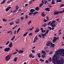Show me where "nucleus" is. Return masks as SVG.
<instances>
[{"label":"nucleus","instance_id":"1","mask_svg":"<svg viewBox=\"0 0 64 64\" xmlns=\"http://www.w3.org/2000/svg\"><path fill=\"white\" fill-rule=\"evenodd\" d=\"M52 60L53 62H54V64H63V61L62 62V63H60V62H62V60L60 62V61H58L57 59L54 58H52Z\"/></svg>","mask_w":64,"mask_h":64},{"label":"nucleus","instance_id":"2","mask_svg":"<svg viewBox=\"0 0 64 64\" xmlns=\"http://www.w3.org/2000/svg\"><path fill=\"white\" fill-rule=\"evenodd\" d=\"M49 31V30L47 29L46 30V32L44 33V34L41 33L40 34V35L42 36L43 38H45L44 36H46V34H47Z\"/></svg>","mask_w":64,"mask_h":64},{"label":"nucleus","instance_id":"3","mask_svg":"<svg viewBox=\"0 0 64 64\" xmlns=\"http://www.w3.org/2000/svg\"><path fill=\"white\" fill-rule=\"evenodd\" d=\"M11 56L10 55H7L5 57V59L6 61H8L10 60L11 58Z\"/></svg>","mask_w":64,"mask_h":64},{"label":"nucleus","instance_id":"4","mask_svg":"<svg viewBox=\"0 0 64 64\" xmlns=\"http://www.w3.org/2000/svg\"><path fill=\"white\" fill-rule=\"evenodd\" d=\"M38 40V37L37 36H36V37L34 38L33 43H35L36 42H37Z\"/></svg>","mask_w":64,"mask_h":64},{"label":"nucleus","instance_id":"5","mask_svg":"<svg viewBox=\"0 0 64 64\" xmlns=\"http://www.w3.org/2000/svg\"><path fill=\"white\" fill-rule=\"evenodd\" d=\"M61 52L60 53V54H64V50L63 49V48H62V49L58 50V52Z\"/></svg>","mask_w":64,"mask_h":64},{"label":"nucleus","instance_id":"6","mask_svg":"<svg viewBox=\"0 0 64 64\" xmlns=\"http://www.w3.org/2000/svg\"><path fill=\"white\" fill-rule=\"evenodd\" d=\"M57 38L56 37H55V36L54 37V38L52 40V41H53L52 42L53 43H54L55 42H56V41H57Z\"/></svg>","mask_w":64,"mask_h":64},{"label":"nucleus","instance_id":"7","mask_svg":"<svg viewBox=\"0 0 64 64\" xmlns=\"http://www.w3.org/2000/svg\"><path fill=\"white\" fill-rule=\"evenodd\" d=\"M51 42L50 40H48V42H47V44H46V46H50V44L51 45Z\"/></svg>","mask_w":64,"mask_h":64},{"label":"nucleus","instance_id":"8","mask_svg":"<svg viewBox=\"0 0 64 64\" xmlns=\"http://www.w3.org/2000/svg\"><path fill=\"white\" fill-rule=\"evenodd\" d=\"M10 49V48H6L4 49V50L5 52H8L9 51Z\"/></svg>","mask_w":64,"mask_h":64},{"label":"nucleus","instance_id":"9","mask_svg":"<svg viewBox=\"0 0 64 64\" xmlns=\"http://www.w3.org/2000/svg\"><path fill=\"white\" fill-rule=\"evenodd\" d=\"M29 57L30 58H35V56H34L33 54H29Z\"/></svg>","mask_w":64,"mask_h":64},{"label":"nucleus","instance_id":"10","mask_svg":"<svg viewBox=\"0 0 64 64\" xmlns=\"http://www.w3.org/2000/svg\"><path fill=\"white\" fill-rule=\"evenodd\" d=\"M40 30H41L42 32V33H44L46 32V30H44L43 28H40Z\"/></svg>","mask_w":64,"mask_h":64},{"label":"nucleus","instance_id":"11","mask_svg":"<svg viewBox=\"0 0 64 64\" xmlns=\"http://www.w3.org/2000/svg\"><path fill=\"white\" fill-rule=\"evenodd\" d=\"M40 31V29L38 28H37L36 30H35V32L36 33H37L39 32Z\"/></svg>","mask_w":64,"mask_h":64},{"label":"nucleus","instance_id":"12","mask_svg":"<svg viewBox=\"0 0 64 64\" xmlns=\"http://www.w3.org/2000/svg\"><path fill=\"white\" fill-rule=\"evenodd\" d=\"M50 9V8L47 7V8H45V10L46 11H48V12H49L50 10L49 9Z\"/></svg>","mask_w":64,"mask_h":64},{"label":"nucleus","instance_id":"13","mask_svg":"<svg viewBox=\"0 0 64 64\" xmlns=\"http://www.w3.org/2000/svg\"><path fill=\"white\" fill-rule=\"evenodd\" d=\"M54 15H58L59 14L58 12L57 11H55L54 12Z\"/></svg>","mask_w":64,"mask_h":64},{"label":"nucleus","instance_id":"14","mask_svg":"<svg viewBox=\"0 0 64 64\" xmlns=\"http://www.w3.org/2000/svg\"><path fill=\"white\" fill-rule=\"evenodd\" d=\"M13 44H12V42H10V44H9L8 46L10 48H12V46Z\"/></svg>","mask_w":64,"mask_h":64},{"label":"nucleus","instance_id":"15","mask_svg":"<svg viewBox=\"0 0 64 64\" xmlns=\"http://www.w3.org/2000/svg\"><path fill=\"white\" fill-rule=\"evenodd\" d=\"M42 16L43 17H45L46 15L44 14V12H42L41 14Z\"/></svg>","mask_w":64,"mask_h":64},{"label":"nucleus","instance_id":"16","mask_svg":"<svg viewBox=\"0 0 64 64\" xmlns=\"http://www.w3.org/2000/svg\"><path fill=\"white\" fill-rule=\"evenodd\" d=\"M11 8V7L10 6L8 7L7 8H6V11H8Z\"/></svg>","mask_w":64,"mask_h":64},{"label":"nucleus","instance_id":"17","mask_svg":"<svg viewBox=\"0 0 64 64\" xmlns=\"http://www.w3.org/2000/svg\"><path fill=\"white\" fill-rule=\"evenodd\" d=\"M35 12V10L34 9H31L30 10V12L33 13L34 12Z\"/></svg>","mask_w":64,"mask_h":64},{"label":"nucleus","instance_id":"18","mask_svg":"<svg viewBox=\"0 0 64 64\" xmlns=\"http://www.w3.org/2000/svg\"><path fill=\"white\" fill-rule=\"evenodd\" d=\"M64 12V8H63V10L62 11H59L58 12V14H62V13Z\"/></svg>","mask_w":64,"mask_h":64},{"label":"nucleus","instance_id":"19","mask_svg":"<svg viewBox=\"0 0 64 64\" xmlns=\"http://www.w3.org/2000/svg\"><path fill=\"white\" fill-rule=\"evenodd\" d=\"M24 52V50H20L18 51V52L19 53L21 54L23 53Z\"/></svg>","mask_w":64,"mask_h":64},{"label":"nucleus","instance_id":"20","mask_svg":"<svg viewBox=\"0 0 64 64\" xmlns=\"http://www.w3.org/2000/svg\"><path fill=\"white\" fill-rule=\"evenodd\" d=\"M39 9L40 8L38 6L36 7L35 8V10L36 11H38Z\"/></svg>","mask_w":64,"mask_h":64},{"label":"nucleus","instance_id":"21","mask_svg":"<svg viewBox=\"0 0 64 64\" xmlns=\"http://www.w3.org/2000/svg\"><path fill=\"white\" fill-rule=\"evenodd\" d=\"M37 55H38V56L39 58H41V56L40 55L41 54L40 53H38V54H36Z\"/></svg>","mask_w":64,"mask_h":64},{"label":"nucleus","instance_id":"22","mask_svg":"<svg viewBox=\"0 0 64 64\" xmlns=\"http://www.w3.org/2000/svg\"><path fill=\"white\" fill-rule=\"evenodd\" d=\"M46 26H47V24H44L42 25V27H45Z\"/></svg>","mask_w":64,"mask_h":64},{"label":"nucleus","instance_id":"23","mask_svg":"<svg viewBox=\"0 0 64 64\" xmlns=\"http://www.w3.org/2000/svg\"><path fill=\"white\" fill-rule=\"evenodd\" d=\"M50 45L52 46V47H54L55 46V44H52V42H51Z\"/></svg>","mask_w":64,"mask_h":64},{"label":"nucleus","instance_id":"24","mask_svg":"<svg viewBox=\"0 0 64 64\" xmlns=\"http://www.w3.org/2000/svg\"><path fill=\"white\" fill-rule=\"evenodd\" d=\"M6 0H4L3 1V2H1L0 3V4H4V3L5 2H6Z\"/></svg>","mask_w":64,"mask_h":64},{"label":"nucleus","instance_id":"25","mask_svg":"<svg viewBox=\"0 0 64 64\" xmlns=\"http://www.w3.org/2000/svg\"><path fill=\"white\" fill-rule=\"evenodd\" d=\"M41 56L42 58H44L46 57L45 54H42V55Z\"/></svg>","mask_w":64,"mask_h":64},{"label":"nucleus","instance_id":"26","mask_svg":"<svg viewBox=\"0 0 64 64\" xmlns=\"http://www.w3.org/2000/svg\"><path fill=\"white\" fill-rule=\"evenodd\" d=\"M52 5H54L55 4V2H54V0H52Z\"/></svg>","mask_w":64,"mask_h":64},{"label":"nucleus","instance_id":"27","mask_svg":"<svg viewBox=\"0 0 64 64\" xmlns=\"http://www.w3.org/2000/svg\"><path fill=\"white\" fill-rule=\"evenodd\" d=\"M34 29V27H32V28H29V29L30 31H31L32 30H33Z\"/></svg>","mask_w":64,"mask_h":64},{"label":"nucleus","instance_id":"28","mask_svg":"<svg viewBox=\"0 0 64 64\" xmlns=\"http://www.w3.org/2000/svg\"><path fill=\"white\" fill-rule=\"evenodd\" d=\"M57 2H62V0H56Z\"/></svg>","mask_w":64,"mask_h":64},{"label":"nucleus","instance_id":"29","mask_svg":"<svg viewBox=\"0 0 64 64\" xmlns=\"http://www.w3.org/2000/svg\"><path fill=\"white\" fill-rule=\"evenodd\" d=\"M44 4L42 3H41L40 4L39 7H41L42 6H43Z\"/></svg>","mask_w":64,"mask_h":64},{"label":"nucleus","instance_id":"30","mask_svg":"<svg viewBox=\"0 0 64 64\" xmlns=\"http://www.w3.org/2000/svg\"><path fill=\"white\" fill-rule=\"evenodd\" d=\"M38 12H34V16H35L36 14H38Z\"/></svg>","mask_w":64,"mask_h":64},{"label":"nucleus","instance_id":"31","mask_svg":"<svg viewBox=\"0 0 64 64\" xmlns=\"http://www.w3.org/2000/svg\"><path fill=\"white\" fill-rule=\"evenodd\" d=\"M20 23V20H17V22H16V24H19V23Z\"/></svg>","mask_w":64,"mask_h":64},{"label":"nucleus","instance_id":"32","mask_svg":"<svg viewBox=\"0 0 64 64\" xmlns=\"http://www.w3.org/2000/svg\"><path fill=\"white\" fill-rule=\"evenodd\" d=\"M2 20L4 22H6L7 20L5 19L4 18Z\"/></svg>","mask_w":64,"mask_h":64},{"label":"nucleus","instance_id":"33","mask_svg":"<svg viewBox=\"0 0 64 64\" xmlns=\"http://www.w3.org/2000/svg\"><path fill=\"white\" fill-rule=\"evenodd\" d=\"M17 59H18V58L17 57H16L14 58V62H16L17 61Z\"/></svg>","mask_w":64,"mask_h":64},{"label":"nucleus","instance_id":"34","mask_svg":"<svg viewBox=\"0 0 64 64\" xmlns=\"http://www.w3.org/2000/svg\"><path fill=\"white\" fill-rule=\"evenodd\" d=\"M14 24V22H12V23L10 22V26H11V25H13V24Z\"/></svg>","mask_w":64,"mask_h":64},{"label":"nucleus","instance_id":"35","mask_svg":"<svg viewBox=\"0 0 64 64\" xmlns=\"http://www.w3.org/2000/svg\"><path fill=\"white\" fill-rule=\"evenodd\" d=\"M34 14V13L33 12H29V15H30V16H31L32 14Z\"/></svg>","mask_w":64,"mask_h":64},{"label":"nucleus","instance_id":"36","mask_svg":"<svg viewBox=\"0 0 64 64\" xmlns=\"http://www.w3.org/2000/svg\"><path fill=\"white\" fill-rule=\"evenodd\" d=\"M28 32H27L26 33L24 34L23 35V36H26L28 34Z\"/></svg>","mask_w":64,"mask_h":64},{"label":"nucleus","instance_id":"37","mask_svg":"<svg viewBox=\"0 0 64 64\" xmlns=\"http://www.w3.org/2000/svg\"><path fill=\"white\" fill-rule=\"evenodd\" d=\"M44 1L45 4H46V3L48 2V1H47L46 0H44Z\"/></svg>","mask_w":64,"mask_h":64},{"label":"nucleus","instance_id":"38","mask_svg":"<svg viewBox=\"0 0 64 64\" xmlns=\"http://www.w3.org/2000/svg\"><path fill=\"white\" fill-rule=\"evenodd\" d=\"M31 23H32V21L30 20L28 22V24L29 25L30 24H31Z\"/></svg>","mask_w":64,"mask_h":64},{"label":"nucleus","instance_id":"39","mask_svg":"<svg viewBox=\"0 0 64 64\" xmlns=\"http://www.w3.org/2000/svg\"><path fill=\"white\" fill-rule=\"evenodd\" d=\"M19 8V7L18 6H16V10H18Z\"/></svg>","mask_w":64,"mask_h":64},{"label":"nucleus","instance_id":"40","mask_svg":"<svg viewBox=\"0 0 64 64\" xmlns=\"http://www.w3.org/2000/svg\"><path fill=\"white\" fill-rule=\"evenodd\" d=\"M42 53L43 54H45L46 53L45 51H44V50H42Z\"/></svg>","mask_w":64,"mask_h":64},{"label":"nucleus","instance_id":"41","mask_svg":"<svg viewBox=\"0 0 64 64\" xmlns=\"http://www.w3.org/2000/svg\"><path fill=\"white\" fill-rule=\"evenodd\" d=\"M40 60L41 62H44V60H42V59H40Z\"/></svg>","mask_w":64,"mask_h":64},{"label":"nucleus","instance_id":"42","mask_svg":"<svg viewBox=\"0 0 64 64\" xmlns=\"http://www.w3.org/2000/svg\"><path fill=\"white\" fill-rule=\"evenodd\" d=\"M9 42H10V41H8V42H6V45H7L8 44Z\"/></svg>","mask_w":64,"mask_h":64},{"label":"nucleus","instance_id":"43","mask_svg":"<svg viewBox=\"0 0 64 64\" xmlns=\"http://www.w3.org/2000/svg\"><path fill=\"white\" fill-rule=\"evenodd\" d=\"M56 26V24H54V25H53L52 26V28H54Z\"/></svg>","mask_w":64,"mask_h":64},{"label":"nucleus","instance_id":"44","mask_svg":"<svg viewBox=\"0 0 64 64\" xmlns=\"http://www.w3.org/2000/svg\"><path fill=\"white\" fill-rule=\"evenodd\" d=\"M64 6V5L63 4H62L61 5H60V8H61L62 7H63Z\"/></svg>","mask_w":64,"mask_h":64},{"label":"nucleus","instance_id":"45","mask_svg":"<svg viewBox=\"0 0 64 64\" xmlns=\"http://www.w3.org/2000/svg\"><path fill=\"white\" fill-rule=\"evenodd\" d=\"M48 28L50 30H51V27L50 26H48Z\"/></svg>","mask_w":64,"mask_h":64},{"label":"nucleus","instance_id":"46","mask_svg":"<svg viewBox=\"0 0 64 64\" xmlns=\"http://www.w3.org/2000/svg\"><path fill=\"white\" fill-rule=\"evenodd\" d=\"M34 51V50H32V52L33 53H35V52Z\"/></svg>","mask_w":64,"mask_h":64},{"label":"nucleus","instance_id":"47","mask_svg":"<svg viewBox=\"0 0 64 64\" xmlns=\"http://www.w3.org/2000/svg\"><path fill=\"white\" fill-rule=\"evenodd\" d=\"M29 36H31L32 35V33H30L29 34Z\"/></svg>","mask_w":64,"mask_h":64},{"label":"nucleus","instance_id":"48","mask_svg":"<svg viewBox=\"0 0 64 64\" xmlns=\"http://www.w3.org/2000/svg\"><path fill=\"white\" fill-rule=\"evenodd\" d=\"M18 10H14V11L13 13H14L15 12H16Z\"/></svg>","mask_w":64,"mask_h":64},{"label":"nucleus","instance_id":"49","mask_svg":"<svg viewBox=\"0 0 64 64\" xmlns=\"http://www.w3.org/2000/svg\"><path fill=\"white\" fill-rule=\"evenodd\" d=\"M53 53V51H51V52H49V54H51Z\"/></svg>","mask_w":64,"mask_h":64},{"label":"nucleus","instance_id":"50","mask_svg":"<svg viewBox=\"0 0 64 64\" xmlns=\"http://www.w3.org/2000/svg\"><path fill=\"white\" fill-rule=\"evenodd\" d=\"M28 18V16L27 15H26L25 16V18L26 19Z\"/></svg>","mask_w":64,"mask_h":64},{"label":"nucleus","instance_id":"51","mask_svg":"<svg viewBox=\"0 0 64 64\" xmlns=\"http://www.w3.org/2000/svg\"><path fill=\"white\" fill-rule=\"evenodd\" d=\"M48 21V20H47L46 19H44V22H47Z\"/></svg>","mask_w":64,"mask_h":64},{"label":"nucleus","instance_id":"52","mask_svg":"<svg viewBox=\"0 0 64 64\" xmlns=\"http://www.w3.org/2000/svg\"><path fill=\"white\" fill-rule=\"evenodd\" d=\"M51 22V21H50L49 22H48V23L47 24L48 25H49L50 23Z\"/></svg>","mask_w":64,"mask_h":64},{"label":"nucleus","instance_id":"53","mask_svg":"<svg viewBox=\"0 0 64 64\" xmlns=\"http://www.w3.org/2000/svg\"><path fill=\"white\" fill-rule=\"evenodd\" d=\"M12 1H11V0H10V1H8L7 2V3L8 4L9 3H10V2H12Z\"/></svg>","mask_w":64,"mask_h":64},{"label":"nucleus","instance_id":"54","mask_svg":"<svg viewBox=\"0 0 64 64\" xmlns=\"http://www.w3.org/2000/svg\"><path fill=\"white\" fill-rule=\"evenodd\" d=\"M12 32V31L10 30V31L7 32L8 33H10L11 32Z\"/></svg>","mask_w":64,"mask_h":64},{"label":"nucleus","instance_id":"55","mask_svg":"<svg viewBox=\"0 0 64 64\" xmlns=\"http://www.w3.org/2000/svg\"><path fill=\"white\" fill-rule=\"evenodd\" d=\"M49 60H50V62H51V60H52V59L51 58H50L49 59Z\"/></svg>","mask_w":64,"mask_h":64},{"label":"nucleus","instance_id":"56","mask_svg":"<svg viewBox=\"0 0 64 64\" xmlns=\"http://www.w3.org/2000/svg\"><path fill=\"white\" fill-rule=\"evenodd\" d=\"M53 23H52V22H51L50 24V26H52V25H53Z\"/></svg>","mask_w":64,"mask_h":64},{"label":"nucleus","instance_id":"57","mask_svg":"<svg viewBox=\"0 0 64 64\" xmlns=\"http://www.w3.org/2000/svg\"><path fill=\"white\" fill-rule=\"evenodd\" d=\"M38 36L40 38H42V36L41 35H39Z\"/></svg>","mask_w":64,"mask_h":64},{"label":"nucleus","instance_id":"58","mask_svg":"<svg viewBox=\"0 0 64 64\" xmlns=\"http://www.w3.org/2000/svg\"><path fill=\"white\" fill-rule=\"evenodd\" d=\"M17 52H14V53H13V54H17Z\"/></svg>","mask_w":64,"mask_h":64},{"label":"nucleus","instance_id":"59","mask_svg":"<svg viewBox=\"0 0 64 64\" xmlns=\"http://www.w3.org/2000/svg\"><path fill=\"white\" fill-rule=\"evenodd\" d=\"M20 19L22 20H23L24 19V18L22 17H20Z\"/></svg>","mask_w":64,"mask_h":64},{"label":"nucleus","instance_id":"60","mask_svg":"<svg viewBox=\"0 0 64 64\" xmlns=\"http://www.w3.org/2000/svg\"><path fill=\"white\" fill-rule=\"evenodd\" d=\"M16 30H15V31L14 32V34H15L16 33Z\"/></svg>","mask_w":64,"mask_h":64},{"label":"nucleus","instance_id":"61","mask_svg":"<svg viewBox=\"0 0 64 64\" xmlns=\"http://www.w3.org/2000/svg\"><path fill=\"white\" fill-rule=\"evenodd\" d=\"M61 33H62L61 32H60L58 33V35H60L61 34Z\"/></svg>","mask_w":64,"mask_h":64},{"label":"nucleus","instance_id":"62","mask_svg":"<svg viewBox=\"0 0 64 64\" xmlns=\"http://www.w3.org/2000/svg\"><path fill=\"white\" fill-rule=\"evenodd\" d=\"M52 23L55 22V20H53L52 22Z\"/></svg>","mask_w":64,"mask_h":64},{"label":"nucleus","instance_id":"63","mask_svg":"<svg viewBox=\"0 0 64 64\" xmlns=\"http://www.w3.org/2000/svg\"><path fill=\"white\" fill-rule=\"evenodd\" d=\"M48 6H49L50 8H52V6H51V5H48Z\"/></svg>","mask_w":64,"mask_h":64},{"label":"nucleus","instance_id":"64","mask_svg":"<svg viewBox=\"0 0 64 64\" xmlns=\"http://www.w3.org/2000/svg\"><path fill=\"white\" fill-rule=\"evenodd\" d=\"M46 63H49V62H48V61L47 60H46Z\"/></svg>","mask_w":64,"mask_h":64}]
</instances>
